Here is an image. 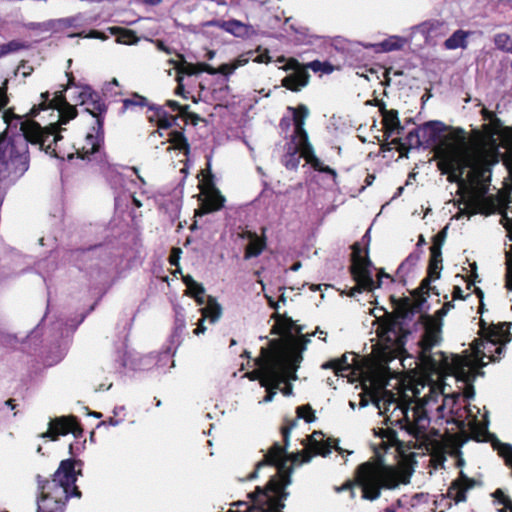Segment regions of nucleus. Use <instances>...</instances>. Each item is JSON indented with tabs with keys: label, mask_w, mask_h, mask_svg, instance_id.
I'll use <instances>...</instances> for the list:
<instances>
[{
	"label": "nucleus",
	"mask_w": 512,
	"mask_h": 512,
	"mask_svg": "<svg viewBox=\"0 0 512 512\" xmlns=\"http://www.w3.org/2000/svg\"><path fill=\"white\" fill-rule=\"evenodd\" d=\"M380 437L382 441L379 446L373 447L374 455L358 464L353 470L352 477L342 485L334 486L336 493L347 491L350 500H355L358 488L362 500L374 502L381 497L383 491L396 490L401 484L408 482L402 471L397 466L388 464L384 458V453L390 447H402L397 432L391 428L381 429Z\"/></svg>",
	"instance_id": "1"
},
{
	"label": "nucleus",
	"mask_w": 512,
	"mask_h": 512,
	"mask_svg": "<svg viewBox=\"0 0 512 512\" xmlns=\"http://www.w3.org/2000/svg\"><path fill=\"white\" fill-rule=\"evenodd\" d=\"M297 426L296 419H285L280 428L283 438V445L275 442L265 453L263 459L258 462V470L262 466H274L277 469L275 475L271 476L266 485L258 486V503L267 498H288L286 490L292 482L293 467L287 465V448L290 442L291 431Z\"/></svg>",
	"instance_id": "2"
},
{
	"label": "nucleus",
	"mask_w": 512,
	"mask_h": 512,
	"mask_svg": "<svg viewBox=\"0 0 512 512\" xmlns=\"http://www.w3.org/2000/svg\"><path fill=\"white\" fill-rule=\"evenodd\" d=\"M77 472L75 461H61L51 480L37 476L40 496L37 501V512H64L66 502L70 497H81V492L75 485Z\"/></svg>",
	"instance_id": "3"
},
{
	"label": "nucleus",
	"mask_w": 512,
	"mask_h": 512,
	"mask_svg": "<svg viewBox=\"0 0 512 512\" xmlns=\"http://www.w3.org/2000/svg\"><path fill=\"white\" fill-rule=\"evenodd\" d=\"M421 330H423V334L418 345L421 348L422 358H424L426 354H429L432 348L441 341V320L432 315L426 313L420 314L417 318H412V320L409 321V325L405 326L401 331L395 329L393 332H388L386 327H378L377 335L389 347L397 351H402L405 348L409 336Z\"/></svg>",
	"instance_id": "4"
},
{
	"label": "nucleus",
	"mask_w": 512,
	"mask_h": 512,
	"mask_svg": "<svg viewBox=\"0 0 512 512\" xmlns=\"http://www.w3.org/2000/svg\"><path fill=\"white\" fill-rule=\"evenodd\" d=\"M3 122L7 125V129L19 124L20 132L17 135H23L27 140V145L29 143L38 144L47 154L56 158L64 159L67 157L71 159L73 157L72 153L65 154L58 149V141L62 138L59 134L62 130L59 127L61 126L59 122L42 128L37 122L32 120L23 121L8 111L3 114Z\"/></svg>",
	"instance_id": "5"
},
{
	"label": "nucleus",
	"mask_w": 512,
	"mask_h": 512,
	"mask_svg": "<svg viewBox=\"0 0 512 512\" xmlns=\"http://www.w3.org/2000/svg\"><path fill=\"white\" fill-rule=\"evenodd\" d=\"M285 351V343L282 339L269 341L268 347H262L258 355V382L267 388L264 402H269L276 394L275 390L285 382L281 365Z\"/></svg>",
	"instance_id": "6"
},
{
	"label": "nucleus",
	"mask_w": 512,
	"mask_h": 512,
	"mask_svg": "<svg viewBox=\"0 0 512 512\" xmlns=\"http://www.w3.org/2000/svg\"><path fill=\"white\" fill-rule=\"evenodd\" d=\"M427 296L424 292L418 291V288L411 292V297L397 298L391 295L389 300L393 311H385L382 317L377 318L378 327H386L388 332H393L395 329L398 331L403 330L416 315L426 314V312H423V309L427 302Z\"/></svg>",
	"instance_id": "7"
},
{
	"label": "nucleus",
	"mask_w": 512,
	"mask_h": 512,
	"mask_svg": "<svg viewBox=\"0 0 512 512\" xmlns=\"http://www.w3.org/2000/svg\"><path fill=\"white\" fill-rule=\"evenodd\" d=\"M371 237L369 230L362 236L360 242H355L351 246V265L349 272L356 285L352 287L348 296L354 297L356 293L363 291L372 292L377 289L372 277L373 263L369 257V244Z\"/></svg>",
	"instance_id": "8"
},
{
	"label": "nucleus",
	"mask_w": 512,
	"mask_h": 512,
	"mask_svg": "<svg viewBox=\"0 0 512 512\" xmlns=\"http://www.w3.org/2000/svg\"><path fill=\"white\" fill-rule=\"evenodd\" d=\"M403 417L396 422L401 429H405L409 435L417 440L427 439V429L430 426V417L422 403H415L410 409L409 403L398 405Z\"/></svg>",
	"instance_id": "9"
},
{
	"label": "nucleus",
	"mask_w": 512,
	"mask_h": 512,
	"mask_svg": "<svg viewBox=\"0 0 512 512\" xmlns=\"http://www.w3.org/2000/svg\"><path fill=\"white\" fill-rule=\"evenodd\" d=\"M445 139L442 141L441 145L436 149V156H441V153H450L454 156L457 161V165L455 171L461 172V175H464L466 168L472 170V167L475 165L478 155H474L468 153L467 151H460L457 147L446 144L447 141H453L459 144H464L466 140L465 131L461 128L453 129L448 135L444 137Z\"/></svg>",
	"instance_id": "10"
},
{
	"label": "nucleus",
	"mask_w": 512,
	"mask_h": 512,
	"mask_svg": "<svg viewBox=\"0 0 512 512\" xmlns=\"http://www.w3.org/2000/svg\"><path fill=\"white\" fill-rule=\"evenodd\" d=\"M272 318L275 320V324L271 328V333L292 337V331L294 330L297 334H299V338L297 341H294L292 347L301 351L306 349L307 344L310 342V337L315 335V332L301 334L304 327L302 325H297L292 320V318L286 315L274 313Z\"/></svg>",
	"instance_id": "11"
},
{
	"label": "nucleus",
	"mask_w": 512,
	"mask_h": 512,
	"mask_svg": "<svg viewBox=\"0 0 512 512\" xmlns=\"http://www.w3.org/2000/svg\"><path fill=\"white\" fill-rule=\"evenodd\" d=\"M512 339L509 333L505 337H497V339H475L472 343V349L477 358L481 360L488 358L489 362H496L501 359V355L505 352L506 344Z\"/></svg>",
	"instance_id": "12"
},
{
	"label": "nucleus",
	"mask_w": 512,
	"mask_h": 512,
	"mask_svg": "<svg viewBox=\"0 0 512 512\" xmlns=\"http://www.w3.org/2000/svg\"><path fill=\"white\" fill-rule=\"evenodd\" d=\"M491 163L483 156H479L475 165L467 174V189L470 194L488 189L491 182Z\"/></svg>",
	"instance_id": "13"
},
{
	"label": "nucleus",
	"mask_w": 512,
	"mask_h": 512,
	"mask_svg": "<svg viewBox=\"0 0 512 512\" xmlns=\"http://www.w3.org/2000/svg\"><path fill=\"white\" fill-rule=\"evenodd\" d=\"M102 143L103 117H96L91 131L87 133L84 139V144L76 148V153L79 158L90 160V156L100 153Z\"/></svg>",
	"instance_id": "14"
},
{
	"label": "nucleus",
	"mask_w": 512,
	"mask_h": 512,
	"mask_svg": "<svg viewBox=\"0 0 512 512\" xmlns=\"http://www.w3.org/2000/svg\"><path fill=\"white\" fill-rule=\"evenodd\" d=\"M69 87H65L64 90L55 93L53 99H49V93H42L41 96L44 98V102L41 104L42 109L53 108L58 111L59 123L64 125L71 119H74L77 115L76 108L67 103L63 92L67 91Z\"/></svg>",
	"instance_id": "15"
},
{
	"label": "nucleus",
	"mask_w": 512,
	"mask_h": 512,
	"mask_svg": "<svg viewBox=\"0 0 512 512\" xmlns=\"http://www.w3.org/2000/svg\"><path fill=\"white\" fill-rule=\"evenodd\" d=\"M69 87H65L64 90L55 93L53 99H49V93H42L41 96L44 98V102L41 104L42 109L53 108L58 111L59 123L64 125L71 119H74L77 115L76 108L67 103L63 92L67 91Z\"/></svg>",
	"instance_id": "16"
},
{
	"label": "nucleus",
	"mask_w": 512,
	"mask_h": 512,
	"mask_svg": "<svg viewBox=\"0 0 512 512\" xmlns=\"http://www.w3.org/2000/svg\"><path fill=\"white\" fill-rule=\"evenodd\" d=\"M295 145L299 148V155L301 158H304L306 163L310 164L315 171L329 174L334 180L337 178L336 170L324 165L315 155L313 146L309 142L308 135L298 136L295 141Z\"/></svg>",
	"instance_id": "17"
},
{
	"label": "nucleus",
	"mask_w": 512,
	"mask_h": 512,
	"mask_svg": "<svg viewBox=\"0 0 512 512\" xmlns=\"http://www.w3.org/2000/svg\"><path fill=\"white\" fill-rule=\"evenodd\" d=\"M488 189H482L477 193H472L468 201V207L473 214H482L489 216L494 214L500 205L501 200L494 195L487 196Z\"/></svg>",
	"instance_id": "18"
},
{
	"label": "nucleus",
	"mask_w": 512,
	"mask_h": 512,
	"mask_svg": "<svg viewBox=\"0 0 512 512\" xmlns=\"http://www.w3.org/2000/svg\"><path fill=\"white\" fill-rule=\"evenodd\" d=\"M77 90L76 104L86 106L85 110L93 119L103 117L107 108L105 104L100 101L99 95L88 86L77 87Z\"/></svg>",
	"instance_id": "19"
},
{
	"label": "nucleus",
	"mask_w": 512,
	"mask_h": 512,
	"mask_svg": "<svg viewBox=\"0 0 512 512\" xmlns=\"http://www.w3.org/2000/svg\"><path fill=\"white\" fill-rule=\"evenodd\" d=\"M438 159L437 167L443 175H447L449 183H456L459 189H467V178L465 179L461 172L455 171L457 161L450 153H441V156H436Z\"/></svg>",
	"instance_id": "20"
},
{
	"label": "nucleus",
	"mask_w": 512,
	"mask_h": 512,
	"mask_svg": "<svg viewBox=\"0 0 512 512\" xmlns=\"http://www.w3.org/2000/svg\"><path fill=\"white\" fill-rule=\"evenodd\" d=\"M476 484L475 479L469 478L463 471H460L459 476L450 484L447 497L453 499L456 504L465 502L467 491L474 488Z\"/></svg>",
	"instance_id": "21"
},
{
	"label": "nucleus",
	"mask_w": 512,
	"mask_h": 512,
	"mask_svg": "<svg viewBox=\"0 0 512 512\" xmlns=\"http://www.w3.org/2000/svg\"><path fill=\"white\" fill-rule=\"evenodd\" d=\"M423 146L428 147L441 141L442 134L449 128L441 121H428L420 125Z\"/></svg>",
	"instance_id": "22"
},
{
	"label": "nucleus",
	"mask_w": 512,
	"mask_h": 512,
	"mask_svg": "<svg viewBox=\"0 0 512 512\" xmlns=\"http://www.w3.org/2000/svg\"><path fill=\"white\" fill-rule=\"evenodd\" d=\"M200 311L202 318L200 319L197 328L193 331L195 335L203 334L206 331V327L204 325V321L206 319L213 324L216 323L222 315L221 305L211 296L208 297L205 307L201 308Z\"/></svg>",
	"instance_id": "23"
},
{
	"label": "nucleus",
	"mask_w": 512,
	"mask_h": 512,
	"mask_svg": "<svg viewBox=\"0 0 512 512\" xmlns=\"http://www.w3.org/2000/svg\"><path fill=\"white\" fill-rule=\"evenodd\" d=\"M76 427V422L74 418L61 417L56 418L49 422V428L45 433H42L40 437L42 438H50L51 440H56L59 435H66L70 432H74Z\"/></svg>",
	"instance_id": "24"
},
{
	"label": "nucleus",
	"mask_w": 512,
	"mask_h": 512,
	"mask_svg": "<svg viewBox=\"0 0 512 512\" xmlns=\"http://www.w3.org/2000/svg\"><path fill=\"white\" fill-rule=\"evenodd\" d=\"M379 111L382 115V124L384 129V135L389 138L392 134H401L404 131V127L401 125L398 111L395 109H386L385 104L382 103L379 107Z\"/></svg>",
	"instance_id": "25"
},
{
	"label": "nucleus",
	"mask_w": 512,
	"mask_h": 512,
	"mask_svg": "<svg viewBox=\"0 0 512 512\" xmlns=\"http://www.w3.org/2000/svg\"><path fill=\"white\" fill-rule=\"evenodd\" d=\"M418 30L428 42L445 36L448 33V25L443 20L430 19L419 24Z\"/></svg>",
	"instance_id": "26"
},
{
	"label": "nucleus",
	"mask_w": 512,
	"mask_h": 512,
	"mask_svg": "<svg viewBox=\"0 0 512 512\" xmlns=\"http://www.w3.org/2000/svg\"><path fill=\"white\" fill-rule=\"evenodd\" d=\"M480 336L483 339H497V337H505L510 333L512 327L511 322H499L498 324H488L485 320L480 319Z\"/></svg>",
	"instance_id": "27"
},
{
	"label": "nucleus",
	"mask_w": 512,
	"mask_h": 512,
	"mask_svg": "<svg viewBox=\"0 0 512 512\" xmlns=\"http://www.w3.org/2000/svg\"><path fill=\"white\" fill-rule=\"evenodd\" d=\"M288 110L292 112V122L294 125V132L291 138H293V141H296L298 136L308 135L304 125L309 115V109L306 105L299 104L297 107H288Z\"/></svg>",
	"instance_id": "28"
},
{
	"label": "nucleus",
	"mask_w": 512,
	"mask_h": 512,
	"mask_svg": "<svg viewBox=\"0 0 512 512\" xmlns=\"http://www.w3.org/2000/svg\"><path fill=\"white\" fill-rule=\"evenodd\" d=\"M202 202L203 213L220 210L224 206L225 197L215 187H209L204 192Z\"/></svg>",
	"instance_id": "29"
},
{
	"label": "nucleus",
	"mask_w": 512,
	"mask_h": 512,
	"mask_svg": "<svg viewBox=\"0 0 512 512\" xmlns=\"http://www.w3.org/2000/svg\"><path fill=\"white\" fill-rule=\"evenodd\" d=\"M310 74L305 69L285 76L281 85L292 92H299L309 84Z\"/></svg>",
	"instance_id": "30"
},
{
	"label": "nucleus",
	"mask_w": 512,
	"mask_h": 512,
	"mask_svg": "<svg viewBox=\"0 0 512 512\" xmlns=\"http://www.w3.org/2000/svg\"><path fill=\"white\" fill-rule=\"evenodd\" d=\"M406 142L403 143L401 138H395L391 141V144L395 145L400 152L401 155L406 154L410 148H418L423 146L421 140V132L420 127H416L412 131H410L406 136Z\"/></svg>",
	"instance_id": "31"
},
{
	"label": "nucleus",
	"mask_w": 512,
	"mask_h": 512,
	"mask_svg": "<svg viewBox=\"0 0 512 512\" xmlns=\"http://www.w3.org/2000/svg\"><path fill=\"white\" fill-rule=\"evenodd\" d=\"M309 451L313 452V455H321L323 457L328 456L331 453L332 448L341 452L342 449L338 446V439L328 438L326 440H313L311 445L308 446Z\"/></svg>",
	"instance_id": "32"
},
{
	"label": "nucleus",
	"mask_w": 512,
	"mask_h": 512,
	"mask_svg": "<svg viewBox=\"0 0 512 512\" xmlns=\"http://www.w3.org/2000/svg\"><path fill=\"white\" fill-rule=\"evenodd\" d=\"M422 251L417 250L410 253L399 265L396 276L402 285L406 284V275L417 265L421 258Z\"/></svg>",
	"instance_id": "33"
},
{
	"label": "nucleus",
	"mask_w": 512,
	"mask_h": 512,
	"mask_svg": "<svg viewBox=\"0 0 512 512\" xmlns=\"http://www.w3.org/2000/svg\"><path fill=\"white\" fill-rule=\"evenodd\" d=\"M237 242L245 248L246 259L256 255V235L253 232L240 228L237 233Z\"/></svg>",
	"instance_id": "34"
},
{
	"label": "nucleus",
	"mask_w": 512,
	"mask_h": 512,
	"mask_svg": "<svg viewBox=\"0 0 512 512\" xmlns=\"http://www.w3.org/2000/svg\"><path fill=\"white\" fill-rule=\"evenodd\" d=\"M471 34V31H465L462 29L456 30L444 41V48L447 50H456L458 48L466 49L468 46V37Z\"/></svg>",
	"instance_id": "35"
},
{
	"label": "nucleus",
	"mask_w": 512,
	"mask_h": 512,
	"mask_svg": "<svg viewBox=\"0 0 512 512\" xmlns=\"http://www.w3.org/2000/svg\"><path fill=\"white\" fill-rule=\"evenodd\" d=\"M452 374L457 380L469 382L471 380V372L469 370V362L466 358L455 356L451 365Z\"/></svg>",
	"instance_id": "36"
},
{
	"label": "nucleus",
	"mask_w": 512,
	"mask_h": 512,
	"mask_svg": "<svg viewBox=\"0 0 512 512\" xmlns=\"http://www.w3.org/2000/svg\"><path fill=\"white\" fill-rule=\"evenodd\" d=\"M300 159L299 148L296 147L295 141L291 138V141L286 144V152L281 162L288 170H296L299 166Z\"/></svg>",
	"instance_id": "37"
},
{
	"label": "nucleus",
	"mask_w": 512,
	"mask_h": 512,
	"mask_svg": "<svg viewBox=\"0 0 512 512\" xmlns=\"http://www.w3.org/2000/svg\"><path fill=\"white\" fill-rule=\"evenodd\" d=\"M171 145L167 147V151L173 149L183 151L185 155H188L190 146L184 134L180 131H171L168 134V140Z\"/></svg>",
	"instance_id": "38"
},
{
	"label": "nucleus",
	"mask_w": 512,
	"mask_h": 512,
	"mask_svg": "<svg viewBox=\"0 0 512 512\" xmlns=\"http://www.w3.org/2000/svg\"><path fill=\"white\" fill-rule=\"evenodd\" d=\"M442 251L430 249V259L427 268V274L434 279H439L442 270Z\"/></svg>",
	"instance_id": "39"
},
{
	"label": "nucleus",
	"mask_w": 512,
	"mask_h": 512,
	"mask_svg": "<svg viewBox=\"0 0 512 512\" xmlns=\"http://www.w3.org/2000/svg\"><path fill=\"white\" fill-rule=\"evenodd\" d=\"M180 59V62L175 61L174 59H169L168 64L173 65L177 71V75H188L192 76L198 74V70L195 64L188 63L182 54H176Z\"/></svg>",
	"instance_id": "40"
},
{
	"label": "nucleus",
	"mask_w": 512,
	"mask_h": 512,
	"mask_svg": "<svg viewBox=\"0 0 512 512\" xmlns=\"http://www.w3.org/2000/svg\"><path fill=\"white\" fill-rule=\"evenodd\" d=\"M287 498H267L258 503V512H283Z\"/></svg>",
	"instance_id": "41"
},
{
	"label": "nucleus",
	"mask_w": 512,
	"mask_h": 512,
	"mask_svg": "<svg viewBox=\"0 0 512 512\" xmlns=\"http://www.w3.org/2000/svg\"><path fill=\"white\" fill-rule=\"evenodd\" d=\"M407 43L406 38L401 36H390L380 42L378 46L381 48L384 52H391V51H397L403 49L405 44Z\"/></svg>",
	"instance_id": "42"
},
{
	"label": "nucleus",
	"mask_w": 512,
	"mask_h": 512,
	"mask_svg": "<svg viewBox=\"0 0 512 512\" xmlns=\"http://www.w3.org/2000/svg\"><path fill=\"white\" fill-rule=\"evenodd\" d=\"M157 126L158 129L151 133V137H155L158 135L159 137H163V133L161 130L169 129L173 126V124L176 122V117L174 116H167L166 113L162 110H159L157 112Z\"/></svg>",
	"instance_id": "43"
},
{
	"label": "nucleus",
	"mask_w": 512,
	"mask_h": 512,
	"mask_svg": "<svg viewBox=\"0 0 512 512\" xmlns=\"http://www.w3.org/2000/svg\"><path fill=\"white\" fill-rule=\"evenodd\" d=\"M260 20L263 26H267L272 29L279 27L282 23L281 17L272 15L264 4H261L260 7Z\"/></svg>",
	"instance_id": "44"
},
{
	"label": "nucleus",
	"mask_w": 512,
	"mask_h": 512,
	"mask_svg": "<svg viewBox=\"0 0 512 512\" xmlns=\"http://www.w3.org/2000/svg\"><path fill=\"white\" fill-rule=\"evenodd\" d=\"M221 28L237 37H242L247 33V27L236 20L223 21Z\"/></svg>",
	"instance_id": "45"
},
{
	"label": "nucleus",
	"mask_w": 512,
	"mask_h": 512,
	"mask_svg": "<svg viewBox=\"0 0 512 512\" xmlns=\"http://www.w3.org/2000/svg\"><path fill=\"white\" fill-rule=\"evenodd\" d=\"M311 458H312V453L309 451V448L303 449L302 451H298V452H292V453L287 452V455H286L287 463L291 462L292 467H293V465L307 463L311 460Z\"/></svg>",
	"instance_id": "46"
},
{
	"label": "nucleus",
	"mask_w": 512,
	"mask_h": 512,
	"mask_svg": "<svg viewBox=\"0 0 512 512\" xmlns=\"http://www.w3.org/2000/svg\"><path fill=\"white\" fill-rule=\"evenodd\" d=\"M27 48L28 44L20 40H12L8 43L0 44V58Z\"/></svg>",
	"instance_id": "47"
},
{
	"label": "nucleus",
	"mask_w": 512,
	"mask_h": 512,
	"mask_svg": "<svg viewBox=\"0 0 512 512\" xmlns=\"http://www.w3.org/2000/svg\"><path fill=\"white\" fill-rule=\"evenodd\" d=\"M308 69L314 73L331 74L334 71V66L328 61L314 60L306 63V71Z\"/></svg>",
	"instance_id": "48"
},
{
	"label": "nucleus",
	"mask_w": 512,
	"mask_h": 512,
	"mask_svg": "<svg viewBox=\"0 0 512 512\" xmlns=\"http://www.w3.org/2000/svg\"><path fill=\"white\" fill-rule=\"evenodd\" d=\"M296 414L297 417L295 419L297 421L298 419H303L306 423H312L316 420L315 411L310 404L298 406L296 408Z\"/></svg>",
	"instance_id": "49"
},
{
	"label": "nucleus",
	"mask_w": 512,
	"mask_h": 512,
	"mask_svg": "<svg viewBox=\"0 0 512 512\" xmlns=\"http://www.w3.org/2000/svg\"><path fill=\"white\" fill-rule=\"evenodd\" d=\"M494 44L502 51L512 54V38L507 33H498L494 36Z\"/></svg>",
	"instance_id": "50"
},
{
	"label": "nucleus",
	"mask_w": 512,
	"mask_h": 512,
	"mask_svg": "<svg viewBox=\"0 0 512 512\" xmlns=\"http://www.w3.org/2000/svg\"><path fill=\"white\" fill-rule=\"evenodd\" d=\"M198 73L200 72H206L210 75H216V74H222L225 76L229 75V67L227 65H220L218 68H214L209 64L206 63H198L196 64Z\"/></svg>",
	"instance_id": "51"
},
{
	"label": "nucleus",
	"mask_w": 512,
	"mask_h": 512,
	"mask_svg": "<svg viewBox=\"0 0 512 512\" xmlns=\"http://www.w3.org/2000/svg\"><path fill=\"white\" fill-rule=\"evenodd\" d=\"M498 211L501 214L500 224L507 231V237L509 240L512 241V218L507 215V205L504 204Z\"/></svg>",
	"instance_id": "52"
},
{
	"label": "nucleus",
	"mask_w": 512,
	"mask_h": 512,
	"mask_svg": "<svg viewBox=\"0 0 512 512\" xmlns=\"http://www.w3.org/2000/svg\"><path fill=\"white\" fill-rule=\"evenodd\" d=\"M498 454L505 460V464L512 468V445L508 443L499 444Z\"/></svg>",
	"instance_id": "53"
},
{
	"label": "nucleus",
	"mask_w": 512,
	"mask_h": 512,
	"mask_svg": "<svg viewBox=\"0 0 512 512\" xmlns=\"http://www.w3.org/2000/svg\"><path fill=\"white\" fill-rule=\"evenodd\" d=\"M492 496L499 504H502L505 508H509L512 512V500L504 493L502 489H496Z\"/></svg>",
	"instance_id": "54"
},
{
	"label": "nucleus",
	"mask_w": 512,
	"mask_h": 512,
	"mask_svg": "<svg viewBox=\"0 0 512 512\" xmlns=\"http://www.w3.org/2000/svg\"><path fill=\"white\" fill-rule=\"evenodd\" d=\"M282 69L285 71L292 70L293 73H297L298 71H302V69L306 70V64H302L296 58L291 57L286 60Z\"/></svg>",
	"instance_id": "55"
},
{
	"label": "nucleus",
	"mask_w": 512,
	"mask_h": 512,
	"mask_svg": "<svg viewBox=\"0 0 512 512\" xmlns=\"http://www.w3.org/2000/svg\"><path fill=\"white\" fill-rule=\"evenodd\" d=\"M196 286L188 287L187 290L189 294H191L197 301L199 305H203L205 303L203 299V294L205 292L204 287L196 282Z\"/></svg>",
	"instance_id": "56"
},
{
	"label": "nucleus",
	"mask_w": 512,
	"mask_h": 512,
	"mask_svg": "<svg viewBox=\"0 0 512 512\" xmlns=\"http://www.w3.org/2000/svg\"><path fill=\"white\" fill-rule=\"evenodd\" d=\"M301 353H302L301 350L296 349L294 347H291V349L289 351L288 358H289V361L291 362L292 369H293L294 372L296 371V369L299 366V363L302 360V354Z\"/></svg>",
	"instance_id": "57"
},
{
	"label": "nucleus",
	"mask_w": 512,
	"mask_h": 512,
	"mask_svg": "<svg viewBox=\"0 0 512 512\" xmlns=\"http://www.w3.org/2000/svg\"><path fill=\"white\" fill-rule=\"evenodd\" d=\"M250 54H251V52L242 54L237 59H235L232 63L226 64L230 69L229 75L232 74L234 72V70L237 69L238 67H241V66H244L245 64H247L250 59V57H249Z\"/></svg>",
	"instance_id": "58"
},
{
	"label": "nucleus",
	"mask_w": 512,
	"mask_h": 512,
	"mask_svg": "<svg viewBox=\"0 0 512 512\" xmlns=\"http://www.w3.org/2000/svg\"><path fill=\"white\" fill-rule=\"evenodd\" d=\"M117 41L122 44L131 45L135 44L138 38L133 32L125 30L118 36Z\"/></svg>",
	"instance_id": "59"
},
{
	"label": "nucleus",
	"mask_w": 512,
	"mask_h": 512,
	"mask_svg": "<svg viewBox=\"0 0 512 512\" xmlns=\"http://www.w3.org/2000/svg\"><path fill=\"white\" fill-rule=\"evenodd\" d=\"M446 238V228L439 231L432 239V245L430 249H437L442 251V246Z\"/></svg>",
	"instance_id": "60"
},
{
	"label": "nucleus",
	"mask_w": 512,
	"mask_h": 512,
	"mask_svg": "<svg viewBox=\"0 0 512 512\" xmlns=\"http://www.w3.org/2000/svg\"><path fill=\"white\" fill-rule=\"evenodd\" d=\"M186 327L184 315L177 312L175 317V334L180 335Z\"/></svg>",
	"instance_id": "61"
},
{
	"label": "nucleus",
	"mask_w": 512,
	"mask_h": 512,
	"mask_svg": "<svg viewBox=\"0 0 512 512\" xmlns=\"http://www.w3.org/2000/svg\"><path fill=\"white\" fill-rule=\"evenodd\" d=\"M382 278L389 279L391 282H395L396 281L393 276H391L390 274L386 273L383 268H380L378 270V273H377V280L375 281V286H377V288L381 287Z\"/></svg>",
	"instance_id": "62"
},
{
	"label": "nucleus",
	"mask_w": 512,
	"mask_h": 512,
	"mask_svg": "<svg viewBox=\"0 0 512 512\" xmlns=\"http://www.w3.org/2000/svg\"><path fill=\"white\" fill-rule=\"evenodd\" d=\"M432 280H435L434 277H431L427 274V276L421 281L418 291H422L425 294L429 295V290L431 289L430 283Z\"/></svg>",
	"instance_id": "63"
},
{
	"label": "nucleus",
	"mask_w": 512,
	"mask_h": 512,
	"mask_svg": "<svg viewBox=\"0 0 512 512\" xmlns=\"http://www.w3.org/2000/svg\"><path fill=\"white\" fill-rule=\"evenodd\" d=\"M505 288L512 292V261L509 263L507 273L505 274Z\"/></svg>",
	"instance_id": "64"
}]
</instances>
